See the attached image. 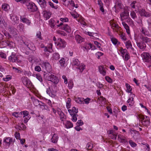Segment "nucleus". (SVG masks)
I'll return each instance as SVG.
<instances>
[{"label":"nucleus","mask_w":151,"mask_h":151,"mask_svg":"<svg viewBox=\"0 0 151 151\" xmlns=\"http://www.w3.org/2000/svg\"><path fill=\"white\" fill-rule=\"evenodd\" d=\"M141 32L144 35H142L139 36L140 40L138 39L136 40V44L137 47L143 51L145 50L146 44L151 45V39L146 36L149 35V32L147 31L145 28L142 27Z\"/></svg>","instance_id":"1"},{"label":"nucleus","mask_w":151,"mask_h":151,"mask_svg":"<svg viewBox=\"0 0 151 151\" xmlns=\"http://www.w3.org/2000/svg\"><path fill=\"white\" fill-rule=\"evenodd\" d=\"M17 2H19L21 3L25 4L27 9L31 12H36L38 10V8L33 3L29 2L28 0H15Z\"/></svg>","instance_id":"2"},{"label":"nucleus","mask_w":151,"mask_h":151,"mask_svg":"<svg viewBox=\"0 0 151 151\" xmlns=\"http://www.w3.org/2000/svg\"><path fill=\"white\" fill-rule=\"evenodd\" d=\"M44 77L47 80L50 81L53 83L54 85H56L59 82L58 78L50 72H44Z\"/></svg>","instance_id":"3"},{"label":"nucleus","mask_w":151,"mask_h":151,"mask_svg":"<svg viewBox=\"0 0 151 151\" xmlns=\"http://www.w3.org/2000/svg\"><path fill=\"white\" fill-rule=\"evenodd\" d=\"M18 56L15 53L12 52L8 58V60L10 63H17L19 66H22L24 63L22 60H19Z\"/></svg>","instance_id":"4"},{"label":"nucleus","mask_w":151,"mask_h":151,"mask_svg":"<svg viewBox=\"0 0 151 151\" xmlns=\"http://www.w3.org/2000/svg\"><path fill=\"white\" fill-rule=\"evenodd\" d=\"M139 118L144 126L147 127L149 125L150 119L149 117L140 114L139 115Z\"/></svg>","instance_id":"5"},{"label":"nucleus","mask_w":151,"mask_h":151,"mask_svg":"<svg viewBox=\"0 0 151 151\" xmlns=\"http://www.w3.org/2000/svg\"><path fill=\"white\" fill-rule=\"evenodd\" d=\"M141 56L144 61L148 63L151 66V56L148 52H144L141 54Z\"/></svg>","instance_id":"6"},{"label":"nucleus","mask_w":151,"mask_h":151,"mask_svg":"<svg viewBox=\"0 0 151 151\" xmlns=\"http://www.w3.org/2000/svg\"><path fill=\"white\" fill-rule=\"evenodd\" d=\"M57 26L58 27H60V28L62 30H64L68 33L71 32L70 27L66 24H63V22H60L59 24L57 25Z\"/></svg>","instance_id":"7"},{"label":"nucleus","mask_w":151,"mask_h":151,"mask_svg":"<svg viewBox=\"0 0 151 151\" xmlns=\"http://www.w3.org/2000/svg\"><path fill=\"white\" fill-rule=\"evenodd\" d=\"M22 80L23 84L27 88H30L32 86V83L27 78L23 77Z\"/></svg>","instance_id":"8"},{"label":"nucleus","mask_w":151,"mask_h":151,"mask_svg":"<svg viewBox=\"0 0 151 151\" xmlns=\"http://www.w3.org/2000/svg\"><path fill=\"white\" fill-rule=\"evenodd\" d=\"M22 115H23V118H24V122L25 123H27L28 121L31 118V116L29 115V112L27 111H22Z\"/></svg>","instance_id":"9"},{"label":"nucleus","mask_w":151,"mask_h":151,"mask_svg":"<svg viewBox=\"0 0 151 151\" xmlns=\"http://www.w3.org/2000/svg\"><path fill=\"white\" fill-rule=\"evenodd\" d=\"M42 67L45 68L47 72H50L52 70L51 66L48 62H44L42 64Z\"/></svg>","instance_id":"10"},{"label":"nucleus","mask_w":151,"mask_h":151,"mask_svg":"<svg viewBox=\"0 0 151 151\" xmlns=\"http://www.w3.org/2000/svg\"><path fill=\"white\" fill-rule=\"evenodd\" d=\"M139 13L141 17H150L151 15L149 12H146L145 10L142 9L139 10Z\"/></svg>","instance_id":"11"},{"label":"nucleus","mask_w":151,"mask_h":151,"mask_svg":"<svg viewBox=\"0 0 151 151\" xmlns=\"http://www.w3.org/2000/svg\"><path fill=\"white\" fill-rule=\"evenodd\" d=\"M24 43L29 50L32 51H35L36 50L35 47L32 42L29 41L24 42Z\"/></svg>","instance_id":"12"},{"label":"nucleus","mask_w":151,"mask_h":151,"mask_svg":"<svg viewBox=\"0 0 151 151\" xmlns=\"http://www.w3.org/2000/svg\"><path fill=\"white\" fill-rule=\"evenodd\" d=\"M66 45V43L64 40L60 38L58 39L57 44L58 46L60 47L64 48L65 47Z\"/></svg>","instance_id":"13"},{"label":"nucleus","mask_w":151,"mask_h":151,"mask_svg":"<svg viewBox=\"0 0 151 151\" xmlns=\"http://www.w3.org/2000/svg\"><path fill=\"white\" fill-rule=\"evenodd\" d=\"M46 92L50 96L52 97H54L56 95L57 91L54 90L52 88L51 90L49 87L47 89Z\"/></svg>","instance_id":"14"},{"label":"nucleus","mask_w":151,"mask_h":151,"mask_svg":"<svg viewBox=\"0 0 151 151\" xmlns=\"http://www.w3.org/2000/svg\"><path fill=\"white\" fill-rule=\"evenodd\" d=\"M120 17L122 21L127 19L129 17V12L127 10H125L124 12L120 14Z\"/></svg>","instance_id":"15"},{"label":"nucleus","mask_w":151,"mask_h":151,"mask_svg":"<svg viewBox=\"0 0 151 151\" xmlns=\"http://www.w3.org/2000/svg\"><path fill=\"white\" fill-rule=\"evenodd\" d=\"M129 131L133 137L134 139H137V136L139 135V132L134 130L133 128L130 129Z\"/></svg>","instance_id":"16"},{"label":"nucleus","mask_w":151,"mask_h":151,"mask_svg":"<svg viewBox=\"0 0 151 151\" xmlns=\"http://www.w3.org/2000/svg\"><path fill=\"white\" fill-rule=\"evenodd\" d=\"M20 21L24 23H25L28 25H30L31 22L30 20L26 17L23 16H21L20 17Z\"/></svg>","instance_id":"17"},{"label":"nucleus","mask_w":151,"mask_h":151,"mask_svg":"<svg viewBox=\"0 0 151 151\" xmlns=\"http://www.w3.org/2000/svg\"><path fill=\"white\" fill-rule=\"evenodd\" d=\"M8 30L11 34L13 36L17 35V29L12 26H9Z\"/></svg>","instance_id":"18"},{"label":"nucleus","mask_w":151,"mask_h":151,"mask_svg":"<svg viewBox=\"0 0 151 151\" xmlns=\"http://www.w3.org/2000/svg\"><path fill=\"white\" fill-rule=\"evenodd\" d=\"M39 4L42 8H45L47 6V2L45 0H37Z\"/></svg>","instance_id":"19"},{"label":"nucleus","mask_w":151,"mask_h":151,"mask_svg":"<svg viewBox=\"0 0 151 151\" xmlns=\"http://www.w3.org/2000/svg\"><path fill=\"white\" fill-rule=\"evenodd\" d=\"M68 111L71 116H72L73 114H77V113L78 112V109L74 106L73 107L72 109H68Z\"/></svg>","instance_id":"20"},{"label":"nucleus","mask_w":151,"mask_h":151,"mask_svg":"<svg viewBox=\"0 0 151 151\" xmlns=\"http://www.w3.org/2000/svg\"><path fill=\"white\" fill-rule=\"evenodd\" d=\"M99 70L100 73L103 76L106 75V71L105 70L104 66L103 65L100 66L99 67Z\"/></svg>","instance_id":"21"},{"label":"nucleus","mask_w":151,"mask_h":151,"mask_svg":"<svg viewBox=\"0 0 151 151\" xmlns=\"http://www.w3.org/2000/svg\"><path fill=\"white\" fill-rule=\"evenodd\" d=\"M58 138V135L57 134H54L51 139V141L53 143H56L57 142Z\"/></svg>","instance_id":"22"},{"label":"nucleus","mask_w":151,"mask_h":151,"mask_svg":"<svg viewBox=\"0 0 151 151\" xmlns=\"http://www.w3.org/2000/svg\"><path fill=\"white\" fill-rule=\"evenodd\" d=\"M11 19L13 22L14 24H16L19 21L18 17L16 15L12 14L11 16Z\"/></svg>","instance_id":"23"},{"label":"nucleus","mask_w":151,"mask_h":151,"mask_svg":"<svg viewBox=\"0 0 151 151\" xmlns=\"http://www.w3.org/2000/svg\"><path fill=\"white\" fill-rule=\"evenodd\" d=\"M52 46V44H51L49 47H43L44 48V51L45 52H48L50 53L52 52L53 51ZM42 47H43L42 46Z\"/></svg>","instance_id":"24"},{"label":"nucleus","mask_w":151,"mask_h":151,"mask_svg":"<svg viewBox=\"0 0 151 151\" xmlns=\"http://www.w3.org/2000/svg\"><path fill=\"white\" fill-rule=\"evenodd\" d=\"M92 44L91 43H86L83 46L84 48L85 49L87 50L91 49L92 50H95V47H93V48H92Z\"/></svg>","instance_id":"25"},{"label":"nucleus","mask_w":151,"mask_h":151,"mask_svg":"<svg viewBox=\"0 0 151 151\" xmlns=\"http://www.w3.org/2000/svg\"><path fill=\"white\" fill-rule=\"evenodd\" d=\"M71 64L73 66L78 67L80 64V62L79 60L77 59L73 58Z\"/></svg>","instance_id":"26"},{"label":"nucleus","mask_w":151,"mask_h":151,"mask_svg":"<svg viewBox=\"0 0 151 151\" xmlns=\"http://www.w3.org/2000/svg\"><path fill=\"white\" fill-rule=\"evenodd\" d=\"M43 16L46 19H48L50 18L51 15V13L49 11H44L43 12Z\"/></svg>","instance_id":"27"},{"label":"nucleus","mask_w":151,"mask_h":151,"mask_svg":"<svg viewBox=\"0 0 151 151\" xmlns=\"http://www.w3.org/2000/svg\"><path fill=\"white\" fill-rule=\"evenodd\" d=\"M122 24L125 29L126 31V32L128 35L130 34V31L129 29V26L125 22H122Z\"/></svg>","instance_id":"28"},{"label":"nucleus","mask_w":151,"mask_h":151,"mask_svg":"<svg viewBox=\"0 0 151 151\" xmlns=\"http://www.w3.org/2000/svg\"><path fill=\"white\" fill-rule=\"evenodd\" d=\"M58 114L59 115L60 119L62 121H63L64 119H65V114L60 110H57Z\"/></svg>","instance_id":"29"},{"label":"nucleus","mask_w":151,"mask_h":151,"mask_svg":"<svg viewBox=\"0 0 151 151\" xmlns=\"http://www.w3.org/2000/svg\"><path fill=\"white\" fill-rule=\"evenodd\" d=\"M75 39L77 42L79 43H81L84 40V39L78 35L76 36Z\"/></svg>","instance_id":"30"},{"label":"nucleus","mask_w":151,"mask_h":151,"mask_svg":"<svg viewBox=\"0 0 151 151\" xmlns=\"http://www.w3.org/2000/svg\"><path fill=\"white\" fill-rule=\"evenodd\" d=\"M4 142L8 144L9 145H10L11 143L12 142V138L9 137H5L4 138Z\"/></svg>","instance_id":"31"},{"label":"nucleus","mask_w":151,"mask_h":151,"mask_svg":"<svg viewBox=\"0 0 151 151\" xmlns=\"http://www.w3.org/2000/svg\"><path fill=\"white\" fill-rule=\"evenodd\" d=\"M6 43L10 48H14L15 46V44L14 42L9 40L7 41Z\"/></svg>","instance_id":"32"},{"label":"nucleus","mask_w":151,"mask_h":151,"mask_svg":"<svg viewBox=\"0 0 151 151\" xmlns=\"http://www.w3.org/2000/svg\"><path fill=\"white\" fill-rule=\"evenodd\" d=\"M138 3L136 1H133L130 4V6L132 8L136 9L138 8L137 5Z\"/></svg>","instance_id":"33"},{"label":"nucleus","mask_w":151,"mask_h":151,"mask_svg":"<svg viewBox=\"0 0 151 151\" xmlns=\"http://www.w3.org/2000/svg\"><path fill=\"white\" fill-rule=\"evenodd\" d=\"M76 68L79 70V72L82 73L83 70L85 68V65L84 64H81L78 65Z\"/></svg>","instance_id":"34"},{"label":"nucleus","mask_w":151,"mask_h":151,"mask_svg":"<svg viewBox=\"0 0 151 151\" xmlns=\"http://www.w3.org/2000/svg\"><path fill=\"white\" fill-rule=\"evenodd\" d=\"M24 25L21 23L17 26V29L20 31H23L24 29Z\"/></svg>","instance_id":"35"},{"label":"nucleus","mask_w":151,"mask_h":151,"mask_svg":"<svg viewBox=\"0 0 151 151\" xmlns=\"http://www.w3.org/2000/svg\"><path fill=\"white\" fill-rule=\"evenodd\" d=\"M2 8L4 11H7L10 9L9 6L6 4H4L2 6Z\"/></svg>","instance_id":"36"},{"label":"nucleus","mask_w":151,"mask_h":151,"mask_svg":"<svg viewBox=\"0 0 151 151\" xmlns=\"http://www.w3.org/2000/svg\"><path fill=\"white\" fill-rule=\"evenodd\" d=\"M83 100L84 98H76L75 99L76 102L80 104H84Z\"/></svg>","instance_id":"37"},{"label":"nucleus","mask_w":151,"mask_h":151,"mask_svg":"<svg viewBox=\"0 0 151 151\" xmlns=\"http://www.w3.org/2000/svg\"><path fill=\"white\" fill-rule=\"evenodd\" d=\"M74 83L73 80L72 79L69 80L68 83V87L69 89H71L73 87Z\"/></svg>","instance_id":"38"},{"label":"nucleus","mask_w":151,"mask_h":151,"mask_svg":"<svg viewBox=\"0 0 151 151\" xmlns=\"http://www.w3.org/2000/svg\"><path fill=\"white\" fill-rule=\"evenodd\" d=\"M111 40L112 43L115 45H116L117 44L118 45L120 44V42H118L117 40L114 37L111 38Z\"/></svg>","instance_id":"39"},{"label":"nucleus","mask_w":151,"mask_h":151,"mask_svg":"<svg viewBox=\"0 0 151 151\" xmlns=\"http://www.w3.org/2000/svg\"><path fill=\"white\" fill-rule=\"evenodd\" d=\"M125 86L127 88V91L128 93H132V88H131L130 86L127 83H126Z\"/></svg>","instance_id":"40"},{"label":"nucleus","mask_w":151,"mask_h":151,"mask_svg":"<svg viewBox=\"0 0 151 151\" xmlns=\"http://www.w3.org/2000/svg\"><path fill=\"white\" fill-rule=\"evenodd\" d=\"M65 126L66 128H70L73 127V124L70 121H67L65 123Z\"/></svg>","instance_id":"41"},{"label":"nucleus","mask_w":151,"mask_h":151,"mask_svg":"<svg viewBox=\"0 0 151 151\" xmlns=\"http://www.w3.org/2000/svg\"><path fill=\"white\" fill-rule=\"evenodd\" d=\"M52 58L53 60H58L60 58V55L57 53H54L53 54Z\"/></svg>","instance_id":"42"},{"label":"nucleus","mask_w":151,"mask_h":151,"mask_svg":"<svg viewBox=\"0 0 151 151\" xmlns=\"http://www.w3.org/2000/svg\"><path fill=\"white\" fill-rule=\"evenodd\" d=\"M125 45L126 47L128 49L130 47H131L132 45L131 41L129 40L126 41L125 43Z\"/></svg>","instance_id":"43"},{"label":"nucleus","mask_w":151,"mask_h":151,"mask_svg":"<svg viewBox=\"0 0 151 151\" xmlns=\"http://www.w3.org/2000/svg\"><path fill=\"white\" fill-rule=\"evenodd\" d=\"M48 3L50 6L52 8L56 9H58V6L57 5H55L51 1H49Z\"/></svg>","instance_id":"44"},{"label":"nucleus","mask_w":151,"mask_h":151,"mask_svg":"<svg viewBox=\"0 0 151 151\" xmlns=\"http://www.w3.org/2000/svg\"><path fill=\"white\" fill-rule=\"evenodd\" d=\"M65 60L64 58H62L59 60V62L60 65L62 67L64 66Z\"/></svg>","instance_id":"45"},{"label":"nucleus","mask_w":151,"mask_h":151,"mask_svg":"<svg viewBox=\"0 0 151 151\" xmlns=\"http://www.w3.org/2000/svg\"><path fill=\"white\" fill-rule=\"evenodd\" d=\"M130 16L133 19H135L137 18V16L135 12L133 11L131 12Z\"/></svg>","instance_id":"46"},{"label":"nucleus","mask_w":151,"mask_h":151,"mask_svg":"<svg viewBox=\"0 0 151 151\" xmlns=\"http://www.w3.org/2000/svg\"><path fill=\"white\" fill-rule=\"evenodd\" d=\"M71 100L70 98H68L66 104V106L67 109H69L70 107L71 106Z\"/></svg>","instance_id":"47"},{"label":"nucleus","mask_w":151,"mask_h":151,"mask_svg":"<svg viewBox=\"0 0 151 151\" xmlns=\"http://www.w3.org/2000/svg\"><path fill=\"white\" fill-rule=\"evenodd\" d=\"M121 39L123 41H125L127 40L126 36L125 34L123 33H120L119 34Z\"/></svg>","instance_id":"48"},{"label":"nucleus","mask_w":151,"mask_h":151,"mask_svg":"<svg viewBox=\"0 0 151 151\" xmlns=\"http://www.w3.org/2000/svg\"><path fill=\"white\" fill-rule=\"evenodd\" d=\"M54 20L52 19H50L49 21V24L52 28H54L55 24H54Z\"/></svg>","instance_id":"49"},{"label":"nucleus","mask_w":151,"mask_h":151,"mask_svg":"<svg viewBox=\"0 0 151 151\" xmlns=\"http://www.w3.org/2000/svg\"><path fill=\"white\" fill-rule=\"evenodd\" d=\"M86 148L88 150H91L93 148V145L92 144L88 143L87 145Z\"/></svg>","instance_id":"50"},{"label":"nucleus","mask_w":151,"mask_h":151,"mask_svg":"<svg viewBox=\"0 0 151 151\" xmlns=\"http://www.w3.org/2000/svg\"><path fill=\"white\" fill-rule=\"evenodd\" d=\"M40 101L37 99H34L33 100V103L35 106H37L39 105Z\"/></svg>","instance_id":"51"},{"label":"nucleus","mask_w":151,"mask_h":151,"mask_svg":"<svg viewBox=\"0 0 151 151\" xmlns=\"http://www.w3.org/2000/svg\"><path fill=\"white\" fill-rule=\"evenodd\" d=\"M36 36L40 40H42V37L41 36V33L40 31H39L37 32L36 34Z\"/></svg>","instance_id":"52"},{"label":"nucleus","mask_w":151,"mask_h":151,"mask_svg":"<svg viewBox=\"0 0 151 151\" xmlns=\"http://www.w3.org/2000/svg\"><path fill=\"white\" fill-rule=\"evenodd\" d=\"M124 55V60L125 61H127L130 58V56L128 53H127Z\"/></svg>","instance_id":"53"},{"label":"nucleus","mask_w":151,"mask_h":151,"mask_svg":"<svg viewBox=\"0 0 151 151\" xmlns=\"http://www.w3.org/2000/svg\"><path fill=\"white\" fill-rule=\"evenodd\" d=\"M78 115L77 114H73V115H72V120L73 121L76 122L77 120V118L76 116H78Z\"/></svg>","instance_id":"54"},{"label":"nucleus","mask_w":151,"mask_h":151,"mask_svg":"<svg viewBox=\"0 0 151 151\" xmlns=\"http://www.w3.org/2000/svg\"><path fill=\"white\" fill-rule=\"evenodd\" d=\"M37 78L40 82H42V78L40 74H37L36 75Z\"/></svg>","instance_id":"55"},{"label":"nucleus","mask_w":151,"mask_h":151,"mask_svg":"<svg viewBox=\"0 0 151 151\" xmlns=\"http://www.w3.org/2000/svg\"><path fill=\"white\" fill-rule=\"evenodd\" d=\"M60 20L63 23L68 22V19L67 18H61L60 19Z\"/></svg>","instance_id":"56"},{"label":"nucleus","mask_w":151,"mask_h":151,"mask_svg":"<svg viewBox=\"0 0 151 151\" xmlns=\"http://www.w3.org/2000/svg\"><path fill=\"white\" fill-rule=\"evenodd\" d=\"M120 142L123 143L124 144H126L127 143V141L126 137L123 139H121L119 141Z\"/></svg>","instance_id":"57"},{"label":"nucleus","mask_w":151,"mask_h":151,"mask_svg":"<svg viewBox=\"0 0 151 151\" xmlns=\"http://www.w3.org/2000/svg\"><path fill=\"white\" fill-rule=\"evenodd\" d=\"M106 80L109 83H111L112 82V79L109 77L106 76L105 77Z\"/></svg>","instance_id":"58"},{"label":"nucleus","mask_w":151,"mask_h":151,"mask_svg":"<svg viewBox=\"0 0 151 151\" xmlns=\"http://www.w3.org/2000/svg\"><path fill=\"white\" fill-rule=\"evenodd\" d=\"M14 136L17 139H20V134L18 132H16L14 134Z\"/></svg>","instance_id":"59"},{"label":"nucleus","mask_w":151,"mask_h":151,"mask_svg":"<svg viewBox=\"0 0 151 151\" xmlns=\"http://www.w3.org/2000/svg\"><path fill=\"white\" fill-rule=\"evenodd\" d=\"M11 78V77H10L9 75L6 76V77L3 78V80L4 81H7Z\"/></svg>","instance_id":"60"},{"label":"nucleus","mask_w":151,"mask_h":151,"mask_svg":"<svg viewBox=\"0 0 151 151\" xmlns=\"http://www.w3.org/2000/svg\"><path fill=\"white\" fill-rule=\"evenodd\" d=\"M126 137L125 136L121 134H119L118 136L117 139L119 141L121 139H123L124 138Z\"/></svg>","instance_id":"61"},{"label":"nucleus","mask_w":151,"mask_h":151,"mask_svg":"<svg viewBox=\"0 0 151 151\" xmlns=\"http://www.w3.org/2000/svg\"><path fill=\"white\" fill-rule=\"evenodd\" d=\"M134 97H135L134 94H132V93H131V94H130V97L127 100V102L128 103H129L130 102V101H131V99H134Z\"/></svg>","instance_id":"62"},{"label":"nucleus","mask_w":151,"mask_h":151,"mask_svg":"<svg viewBox=\"0 0 151 151\" xmlns=\"http://www.w3.org/2000/svg\"><path fill=\"white\" fill-rule=\"evenodd\" d=\"M83 124V123L81 120H78L76 123L77 126H82Z\"/></svg>","instance_id":"63"},{"label":"nucleus","mask_w":151,"mask_h":151,"mask_svg":"<svg viewBox=\"0 0 151 151\" xmlns=\"http://www.w3.org/2000/svg\"><path fill=\"white\" fill-rule=\"evenodd\" d=\"M129 143L131 146L133 147H134L137 145V144L134 142H133L132 140H130L129 141Z\"/></svg>","instance_id":"64"}]
</instances>
